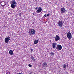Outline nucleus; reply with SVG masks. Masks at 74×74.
I'll return each instance as SVG.
<instances>
[{
  "instance_id": "nucleus-1",
  "label": "nucleus",
  "mask_w": 74,
  "mask_h": 74,
  "mask_svg": "<svg viewBox=\"0 0 74 74\" xmlns=\"http://www.w3.org/2000/svg\"><path fill=\"white\" fill-rule=\"evenodd\" d=\"M29 35H32V34H34L36 33V31L33 29L32 28L29 29Z\"/></svg>"
},
{
  "instance_id": "nucleus-2",
  "label": "nucleus",
  "mask_w": 74,
  "mask_h": 74,
  "mask_svg": "<svg viewBox=\"0 0 74 74\" xmlns=\"http://www.w3.org/2000/svg\"><path fill=\"white\" fill-rule=\"evenodd\" d=\"M56 49L57 51H60L62 49V47L60 45H58L56 46Z\"/></svg>"
},
{
  "instance_id": "nucleus-3",
  "label": "nucleus",
  "mask_w": 74,
  "mask_h": 74,
  "mask_svg": "<svg viewBox=\"0 0 74 74\" xmlns=\"http://www.w3.org/2000/svg\"><path fill=\"white\" fill-rule=\"evenodd\" d=\"M67 37L69 39H71L72 38L71 34L70 32H68L66 35Z\"/></svg>"
},
{
  "instance_id": "nucleus-4",
  "label": "nucleus",
  "mask_w": 74,
  "mask_h": 74,
  "mask_svg": "<svg viewBox=\"0 0 74 74\" xmlns=\"http://www.w3.org/2000/svg\"><path fill=\"white\" fill-rule=\"evenodd\" d=\"M10 40V37L9 36L5 38V43H8L9 42V40Z\"/></svg>"
},
{
  "instance_id": "nucleus-5",
  "label": "nucleus",
  "mask_w": 74,
  "mask_h": 74,
  "mask_svg": "<svg viewBox=\"0 0 74 74\" xmlns=\"http://www.w3.org/2000/svg\"><path fill=\"white\" fill-rule=\"evenodd\" d=\"M58 26L60 27H62L63 26V21H59L58 23Z\"/></svg>"
},
{
  "instance_id": "nucleus-6",
  "label": "nucleus",
  "mask_w": 74,
  "mask_h": 74,
  "mask_svg": "<svg viewBox=\"0 0 74 74\" xmlns=\"http://www.w3.org/2000/svg\"><path fill=\"white\" fill-rule=\"evenodd\" d=\"M60 11L61 14H64V13H66V10L64 8H61Z\"/></svg>"
},
{
  "instance_id": "nucleus-7",
  "label": "nucleus",
  "mask_w": 74,
  "mask_h": 74,
  "mask_svg": "<svg viewBox=\"0 0 74 74\" xmlns=\"http://www.w3.org/2000/svg\"><path fill=\"white\" fill-rule=\"evenodd\" d=\"M55 39L56 41H58L60 40V37H59V36L56 35L55 38Z\"/></svg>"
},
{
  "instance_id": "nucleus-8",
  "label": "nucleus",
  "mask_w": 74,
  "mask_h": 74,
  "mask_svg": "<svg viewBox=\"0 0 74 74\" xmlns=\"http://www.w3.org/2000/svg\"><path fill=\"white\" fill-rule=\"evenodd\" d=\"M42 11V8L41 7H39L38 8L37 11H36V12H37V13H39V12H41Z\"/></svg>"
},
{
  "instance_id": "nucleus-9",
  "label": "nucleus",
  "mask_w": 74,
  "mask_h": 74,
  "mask_svg": "<svg viewBox=\"0 0 74 74\" xmlns=\"http://www.w3.org/2000/svg\"><path fill=\"white\" fill-rule=\"evenodd\" d=\"M57 45V44L56 43H53L52 45L53 48L54 49L56 48Z\"/></svg>"
},
{
  "instance_id": "nucleus-10",
  "label": "nucleus",
  "mask_w": 74,
  "mask_h": 74,
  "mask_svg": "<svg viewBox=\"0 0 74 74\" xmlns=\"http://www.w3.org/2000/svg\"><path fill=\"white\" fill-rule=\"evenodd\" d=\"M0 3L3 6H4V5H6V3L5 1H1Z\"/></svg>"
},
{
  "instance_id": "nucleus-11",
  "label": "nucleus",
  "mask_w": 74,
  "mask_h": 74,
  "mask_svg": "<svg viewBox=\"0 0 74 74\" xmlns=\"http://www.w3.org/2000/svg\"><path fill=\"white\" fill-rule=\"evenodd\" d=\"M9 53L10 54V55H12L14 54V52H13V51L11 50L9 51Z\"/></svg>"
},
{
  "instance_id": "nucleus-12",
  "label": "nucleus",
  "mask_w": 74,
  "mask_h": 74,
  "mask_svg": "<svg viewBox=\"0 0 74 74\" xmlns=\"http://www.w3.org/2000/svg\"><path fill=\"white\" fill-rule=\"evenodd\" d=\"M10 4H16V2H15V0H12L10 2Z\"/></svg>"
},
{
  "instance_id": "nucleus-13",
  "label": "nucleus",
  "mask_w": 74,
  "mask_h": 74,
  "mask_svg": "<svg viewBox=\"0 0 74 74\" xmlns=\"http://www.w3.org/2000/svg\"><path fill=\"white\" fill-rule=\"evenodd\" d=\"M11 4V7L12 8H14V7H16V5L15 4Z\"/></svg>"
},
{
  "instance_id": "nucleus-14",
  "label": "nucleus",
  "mask_w": 74,
  "mask_h": 74,
  "mask_svg": "<svg viewBox=\"0 0 74 74\" xmlns=\"http://www.w3.org/2000/svg\"><path fill=\"white\" fill-rule=\"evenodd\" d=\"M31 59L32 60L33 62H36V60H35V59L33 57V56H32L31 57Z\"/></svg>"
},
{
  "instance_id": "nucleus-15",
  "label": "nucleus",
  "mask_w": 74,
  "mask_h": 74,
  "mask_svg": "<svg viewBox=\"0 0 74 74\" xmlns=\"http://www.w3.org/2000/svg\"><path fill=\"white\" fill-rule=\"evenodd\" d=\"M42 65L43 66V67H46L47 66V64L45 63V62H44L42 64Z\"/></svg>"
},
{
  "instance_id": "nucleus-16",
  "label": "nucleus",
  "mask_w": 74,
  "mask_h": 74,
  "mask_svg": "<svg viewBox=\"0 0 74 74\" xmlns=\"http://www.w3.org/2000/svg\"><path fill=\"white\" fill-rule=\"evenodd\" d=\"M37 43H38V40H35L34 44H37Z\"/></svg>"
},
{
  "instance_id": "nucleus-17",
  "label": "nucleus",
  "mask_w": 74,
  "mask_h": 74,
  "mask_svg": "<svg viewBox=\"0 0 74 74\" xmlns=\"http://www.w3.org/2000/svg\"><path fill=\"white\" fill-rule=\"evenodd\" d=\"M55 53L53 52H51L50 53V55H51V56H54V54Z\"/></svg>"
},
{
  "instance_id": "nucleus-18",
  "label": "nucleus",
  "mask_w": 74,
  "mask_h": 74,
  "mask_svg": "<svg viewBox=\"0 0 74 74\" xmlns=\"http://www.w3.org/2000/svg\"><path fill=\"white\" fill-rule=\"evenodd\" d=\"M62 67L64 69H66V64H64Z\"/></svg>"
},
{
  "instance_id": "nucleus-19",
  "label": "nucleus",
  "mask_w": 74,
  "mask_h": 74,
  "mask_svg": "<svg viewBox=\"0 0 74 74\" xmlns=\"http://www.w3.org/2000/svg\"><path fill=\"white\" fill-rule=\"evenodd\" d=\"M29 67H32V65L30 64H29L28 65Z\"/></svg>"
},
{
  "instance_id": "nucleus-20",
  "label": "nucleus",
  "mask_w": 74,
  "mask_h": 74,
  "mask_svg": "<svg viewBox=\"0 0 74 74\" xmlns=\"http://www.w3.org/2000/svg\"><path fill=\"white\" fill-rule=\"evenodd\" d=\"M44 17H47V14H45L44 16Z\"/></svg>"
},
{
  "instance_id": "nucleus-21",
  "label": "nucleus",
  "mask_w": 74,
  "mask_h": 74,
  "mask_svg": "<svg viewBox=\"0 0 74 74\" xmlns=\"http://www.w3.org/2000/svg\"><path fill=\"white\" fill-rule=\"evenodd\" d=\"M49 15H50V14H47V16H49Z\"/></svg>"
},
{
  "instance_id": "nucleus-22",
  "label": "nucleus",
  "mask_w": 74,
  "mask_h": 74,
  "mask_svg": "<svg viewBox=\"0 0 74 74\" xmlns=\"http://www.w3.org/2000/svg\"><path fill=\"white\" fill-rule=\"evenodd\" d=\"M37 8H38V7L37 6V7L35 8L36 10H37Z\"/></svg>"
},
{
  "instance_id": "nucleus-23",
  "label": "nucleus",
  "mask_w": 74,
  "mask_h": 74,
  "mask_svg": "<svg viewBox=\"0 0 74 74\" xmlns=\"http://www.w3.org/2000/svg\"><path fill=\"white\" fill-rule=\"evenodd\" d=\"M33 51V49H31V52H32V51Z\"/></svg>"
},
{
  "instance_id": "nucleus-24",
  "label": "nucleus",
  "mask_w": 74,
  "mask_h": 74,
  "mask_svg": "<svg viewBox=\"0 0 74 74\" xmlns=\"http://www.w3.org/2000/svg\"><path fill=\"white\" fill-rule=\"evenodd\" d=\"M32 14L33 15H34V13H33Z\"/></svg>"
},
{
  "instance_id": "nucleus-25",
  "label": "nucleus",
  "mask_w": 74,
  "mask_h": 74,
  "mask_svg": "<svg viewBox=\"0 0 74 74\" xmlns=\"http://www.w3.org/2000/svg\"><path fill=\"white\" fill-rule=\"evenodd\" d=\"M17 19H15V21H17Z\"/></svg>"
},
{
  "instance_id": "nucleus-26",
  "label": "nucleus",
  "mask_w": 74,
  "mask_h": 74,
  "mask_svg": "<svg viewBox=\"0 0 74 74\" xmlns=\"http://www.w3.org/2000/svg\"><path fill=\"white\" fill-rule=\"evenodd\" d=\"M29 74H32V73H29Z\"/></svg>"
},
{
  "instance_id": "nucleus-27",
  "label": "nucleus",
  "mask_w": 74,
  "mask_h": 74,
  "mask_svg": "<svg viewBox=\"0 0 74 74\" xmlns=\"http://www.w3.org/2000/svg\"><path fill=\"white\" fill-rule=\"evenodd\" d=\"M67 67H68V65H67Z\"/></svg>"
}]
</instances>
